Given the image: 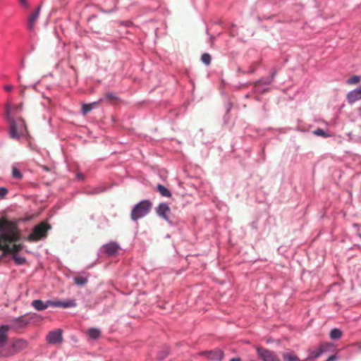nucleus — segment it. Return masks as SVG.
<instances>
[{
    "label": "nucleus",
    "mask_w": 361,
    "mask_h": 361,
    "mask_svg": "<svg viewBox=\"0 0 361 361\" xmlns=\"http://www.w3.org/2000/svg\"><path fill=\"white\" fill-rule=\"evenodd\" d=\"M20 240V231L16 222L6 218H0V250L3 251L0 259L7 254H13V258L18 264L25 262L24 257L16 255L23 249V245L16 243Z\"/></svg>",
    "instance_id": "obj_1"
},
{
    "label": "nucleus",
    "mask_w": 361,
    "mask_h": 361,
    "mask_svg": "<svg viewBox=\"0 0 361 361\" xmlns=\"http://www.w3.org/2000/svg\"><path fill=\"white\" fill-rule=\"evenodd\" d=\"M11 107L9 104L6 106V117L10 123V137L13 139L18 138L24 132L27 131V126L25 121L19 118L17 120L11 116Z\"/></svg>",
    "instance_id": "obj_2"
},
{
    "label": "nucleus",
    "mask_w": 361,
    "mask_h": 361,
    "mask_svg": "<svg viewBox=\"0 0 361 361\" xmlns=\"http://www.w3.org/2000/svg\"><path fill=\"white\" fill-rule=\"evenodd\" d=\"M51 228V226L45 221H42L35 226L32 233L27 237L29 242H37L47 236V232Z\"/></svg>",
    "instance_id": "obj_3"
},
{
    "label": "nucleus",
    "mask_w": 361,
    "mask_h": 361,
    "mask_svg": "<svg viewBox=\"0 0 361 361\" xmlns=\"http://www.w3.org/2000/svg\"><path fill=\"white\" fill-rule=\"evenodd\" d=\"M152 203L149 200H142L137 204L131 212V219L133 221L146 216L152 208Z\"/></svg>",
    "instance_id": "obj_4"
},
{
    "label": "nucleus",
    "mask_w": 361,
    "mask_h": 361,
    "mask_svg": "<svg viewBox=\"0 0 361 361\" xmlns=\"http://www.w3.org/2000/svg\"><path fill=\"white\" fill-rule=\"evenodd\" d=\"M257 354L262 361H281L276 354L268 349L257 347Z\"/></svg>",
    "instance_id": "obj_5"
},
{
    "label": "nucleus",
    "mask_w": 361,
    "mask_h": 361,
    "mask_svg": "<svg viewBox=\"0 0 361 361\" xmlns=\"http://www.w3.org/2000/svg\"><path fill=\"white\" fill-rule=\"evenodd\" d=\"M27 341L23 338L15 339L11 344V349L5 354L6 356L13 355L22 350L26 348Z\"/></svg>",
    "instance_id": "obj_6"
},
{
    "label": "nucleus",
    "mask_w": 361,
    "mask_h": 361,
    "mask_svg": "<svg viewBox=\"0 0 361 361\" xmlns=\"http://www.w3.org/2000/svg\"><path fill=\"white\" fill-rule=\"evenodd\" d=\"M62 333L63 331L60 329L50 331L47 336V341L50 344L61 343L63 341Z\"/></svg>",
    "instance_id": "obj_7"
},
{
    "label": "nucleus",
    "mask_w": 361,
    "mask_h": 361,
    "mask_svg": "<svg viewBox=\"0 0 361 361\" xmlns=\"http://www.w3.org/2000/svg\"><path fill=\"white\" fill-rule=\"evenodd\" d=\"M11 322V324L9 326L11 329H19L25 328L29 324L30 319H27V317L24 315L14 318Z\"/></svg>",
    "instance_id": "obj_8"
},
{
    "label": "nucleus",
    "mask_w": 361,
    "mask_h": 361,
    "mask_svg": "<svg viewBox=\"0 0 361 361\" xmlns=\"http://www.w3.org/2000/svg\"><path fill=\"white\" fill-rule=\"evenodd\" d=\"M346 99L350 104L361 100V86L349 92L346 95Z\"/></svg>",
    "instance_id": "obj_9"
},
{
    "label": "nucleus",
    "mask_w": 361,
    "mask_h": 361,
    "mask_svg": "<svg viewBox=\"0 0 361 361\" xmlns=\"http://www.w3.org/2000/svg\"><path fill=\"white\" fill-rule=\"evenodd\" d=\"M10 329L9 325L0 326V347H3L6 343L8 338V333Z\"/></svg>",
    "instance_id": "obj_10"
},
{
    "label": "nucleus",
    "mask_w": 361,
    "mask_h": 361,
    "mask_svg": "<svg viewBox=\"0 0 361 361\" xmlns=\"http://www.w3.org/2000/svg\"><path fill=\"white\" fill-rule=\"evenodd\" d=\"M40 9L41 6H39L35 10V11L32 13L29 17L27 28L30 31H32L35 28V24L39 18Z\"/></svg>",
    "instance_id": "obj_11"
},
{
    "label": "nucleus",
    "mask_w": 361,
    "mask_h": 361,
    "mask_svg": "<svg viewBox=\"0 0 361 361\" xmlns=\"http://www.w3.org/2000/svg\"><path fill=\"white\" fill-rule=\"evenodd\" d=\"M119 246L116 243H109L103 246V250L105 254L108 256H113L118 252Z\"/></svg>",
    "instance_id": "obj_12"
},
{
    "label": "nucleus",
    "mask_w": 361,
    "mask_h": 361,
    "mask_svg": "<svg viewBox=\"0 0 361 361\" xmlns=\"http://www.w3.org/2000/svg\"><path fill=\"white\" fill-rule=\"evenodd\" d=\"M48 307H71L76 305L73 300H68L66 302H61L59 300H47Z\"/></svg>",
    "instance_id": "obj_13"
},
{
    "label": "nucleus",
    "mask_w": 361,
    "mask_h": 361,
    "mask_svg": "<svg viewBox=\"0 0 361 361\" xmlns=\"http://www.w3.org/2000/svg\"><path fill=\"white\" fill-rule=\"evenodd\" d=\"M170 212V208L167 204L161 203L158 207L157 212L159 216H161L163 219L168 220V213Z\"/></svg>",
    "instance_id": "obj_14"
},
{
    "label": "nucleus",
    "mask_w": 361,
    "mask_h": 361,
    "mask_svg": "<svg viewBox=\"0 0 361 361\" xmlns=\"http://www.w3.org/2000/svg\"><path fill=\"white\" fill-rule=\"evenodd\" d=\"M204 354L207 355V357L211 360H221L224 357V353L219 349H216L210 352H204Z\"/></svg>",
    "instance_id": "obj_15"
},
{
    "label": "nucleus",
    "mask_w": 361,
    "mask_h": 361,
    "mask_svg": "<svg viewBox=\"0 0 361 361\" xmlns=\"http://www.w3.org/2000/svg\"><path fill=\"white\" fill-rule=\"evenodd\" d=\"M104 102L102 98H100L97 102H94L90 104H84L82 106V114L85 115L90 111L93 108L96 107L99 104Z\"/></svg>",
    "instance_id": "obj_16"
},
{
    "label": "nucleus",
    "mask_w": 361,
    "mask_h": 361,
    "mask_svg": "<svg viewBox=\"0 0 361 361\" xmlns=\"http://www.w3.org/2000/svg\"><path fill=\"white\" fill-rule=\"evenodd\" d=\"M32 306L37 310L42 311L48 307L47 301L44 302L41 300H35L32 302Z\"/></svg>",
    "instance_id": "obj_17"
},
{
    "label": "nucleus",
    "mask_w": 361,
    "mask_h": 361,
    "mask_svg": "<svg viewBox=\"0 0 361 361\" xmlns=\"http://www.w3.org/2000/svg\"><path fill=\"white\" fill-rule=\"evenodd\" d=\"M282 356L284 361H300L299 357L293 353H284Z\"/></svg>",
    "instance_id": "obj_18"
},
{
    "label": "nucleus",
    "mask_w": 361,
    "mask_h": 361,
    "mask_svg": "<svg viewBox=\"0 0 361 361\" xmlns=\"http://www.w3.org/2000/svg\"><path fill=\"white\" fill-rule=\"evenodd\" d=\"M88 336L92 339H97L101 335V331L97 328H91L87 331Z\"/></svg>",
    "instance_id": "obj_19"
},
{
    "label": "nucleus",
    "mask_w": 361,
    "mask_h": 361,
    "mask_svg": "<svg viewBox=\"0 0 361 361\" xmlns=\"http://www.w3.org/2000/svg\"><path fill=\"white\" fill-rule=\"evenodd\" d=\"M157 191L164 197H170L171 196V192L163 185H157Z\"/></svg>",
    "instance_id": "obj_20"
},
{
    "label": "nucleus",
    "mask_w": 361,
    "mask_h": 361,
    "mask_svg": "<svg viewBox=\"0 0 361 361\" xmlns=\"http://www.w3.org/2000/svg\"><path fill=\"white\" fill-rule=\"evenodd\" d=\"M104 102L106 100L109 102H115L118 99L117 95L113 92H106L104 94V97L102 98Z\"/></svg>",
    "instance_id": "obj_21"
},
{
    "label": "nucleus",
    "mask_w": 361,
    "mask_h": 361,
    "mask_svg": "<svg viewBox=\"0 0 361 361\" xmlns=\"http://www.w3.org/2000/svg\"><path fill=\"white\" fill-rule=\"evenodd\" d=\"M12 177L18 180H22L23 175L21 171L16 166L12 168Z\"/></svg>",
    "instance_id": "obj_22"
},
{
    "label": "nucleus",
    "mask_w": 361,
    "mask_h": 361,
    "mask_svg": "<svg viewBox=\"0 0 361 361\" xmlns=\"http://www.w3.org/2000/svg\"><path fill=\"white\" fill-rule=\"evenodd\" d=\"M342 332L338 329H334L330 332V337L331 339H338L341 337Z\"/></svg>",
    "instance_id": "obj_23"
},
{
    "label": "nucleus",
    "mask_w": 361,
    "mask_h": 361,
    "mask_svg": "<svg viewBox=\"0 0 361 361\" xmlns=\"http://www.w3.org/2000/svg\"><path fill=\"white\" fill-rule=\"evenodd\" d=\"M322 354V350L317 348L315 350H312L310 353V355L307 360H314L319 357Z\"/></svg>",
    "instance_id": "obj_24"
},
{
    "label": "nucleus",
    "mask_w": 361,
    "mask_h": 361,
    "mask_svg": "<svg viewBox=\"0 0 361 361\" xmlns=\"http://www.w3.org/2000/svg\"><path fill=\"white\" fill-rule=\"evenodd\" d=\"M361 76L353 75L347 80V84L352 85L358 84L360 82Z\"/></svg>",
    "instance_id": "obj_25"
},
{
    "label": "nucleus",
    "mask_w": 361,
    "mask_h": 361,
    "mask_svg": "<svg viewBox=\"0 0 361 361\" xmlns=\"http://www.w3.org/2000/svg\"><path fill=\"white\" fill-rule=\"evenodd\" d=\"M74 281L77 285L82 286L87 282V279L85 276H79L74 278Z\"/></svg>",
    "instance_id": "obj_26"
},
{
    "label": "nucleus",
    "mask_w": 361,
    "mask_h": 361,
    "mask_svg": "<svg viewBox=\"0 0 361 361\" xmlns=\"http://www.w3.org/2000/svg\"><path fill=\"white\" fill-rule=\"evenodd\" d=\"M202 61L206 64L209 65L211 63V56L209 54H203L201 56Z\"/></svg>",
    "instance_id": "obj_27"
},
{
    "label": "nucleus",
    "mask_w": 361,
    "mask_h": 361,
    "mask_svg": "<svg viewBox=\"0 0 361 361\" xmlns=\"http://www.w3.org/2000/svg\"><path fill=\"white\" fill-rule=\"evenodd\" d=\"M331 347H332V345L331 343H324L321 344L318 348L319 350H322V353H324L326 352L327 350H329V349L331 348Z\"/></svg>",
    "instance_id": "obj_28"
},
{
    "label": "nucleus",
    "mask_w": 361,
    "mask_h": 361,
    "mask_svg": "<svg viewBox=\"0 0 361 361\" xmlns=\"http://www.w3.org/2000/svg\"><path fill=\"white\" fill-rule=\"evenodd\" d=\"M314 134L318 136H322L326 137L329 135L324 132V130L322 128H317L314 131Z\"/></svg>",
    "instance_id": "obj_29"
},
{
    "label": "nucleus",
    "mask_w": 361,
    "mask_h": 361,
    "mask_svg": "<svg viewBox=\"0 0 361 361\" xmlns=\"http://www.w3.org/2000/svg\"><path fill=\"white\" fill-rule=\"evenodd\" d=\"M169 354V350L168 349H166L164 350L163 352H161L157 357V358L159 360H163L164 358H165L167 355Z\"/></svg>",
    "instance_id": "obj_30"
},
{
    "label": "nucleus",
    "mask_w": 361,
    "mask_h": 361,
    "mask_svg": "<svg viewBox=\"0 0 361 361\" xmlns=\"http://www.w3.org/2000/svg\"><path fill=\"white\" fill-rule=\"evenodd\" d=\"M8 193V190L6 188H0V197H4Z\"/></svg>",
    "instance_id": "obj_31"
},
{
    "label": "nucleus",
    "mask_w": 361,
    "mask_h": 361,
    "mask_svg": "<svg viewBox=\"0 0 361 361\" xmlns=\"http://www.w3.org/2000/svg\"><path fill=\"white\" fill-rule=\"evenodd\" d=\"M4 90L7 92H10L13 90V86L12 85H6L4 87Z\"/></svg>",
    "instance_id": "obj_32"
},
{
    "label": "nucleus",
    "mask_w": 361,
    "mask_h": 361,
    "mask_svg": "<svg viewBox=\"0 0 361 361\" xmlns=\"http://www.w3.org/2000/svg\"><path fill=\"white\" fill-rule=\"evenodd\" d=\"M336 360V356L335 355H334L329 357L328 359L326 360V361H334Z\"/></svg>",
    "instance_id": "obj_33"
},
{
    "label": "nucleus",
    "mask_w": 361,
    "mask_h": 361,
    "mask_svg": "<svg viewBox=\"0 0 361 361\" xmlns=\"http://www.w3.org/2000/svg\"><path fill=\"white\" fill-rule=\"evenodd\" d=\"M20 2L23 5L25 6H27V1H26V0H20Z\"/></svg>",
    "instance_id": "obj_34"
},
{
    "label": "nucleus",
    "mask_w": 361,
    "mask_h": 361,
    "mask_svg": "<svg viewBox=\"0 0 361 361\" xmlns=\"http://www.w3.org/2000/svg\"><path fill=\"white\" fill-rule=\"evenodd\" d=\"M42 168L44 171H49V169L47 166H42Z\"/></svg>",
    "instance_id": "obj_35"
},
{
    "label": "nucleus",
    "mask_w": 361,
    "mask_h": 361,
    "mask_svg": "<svg viewBox=\"0 0 361 361\" xmlns=\"http://www.w3.org/2000/svg\"><path fill=\"white\" fill-rule=\"evenodd\" d=\"M230 361H241L240 358H232Z\"/></svg>",
    "instance_id": "obj_36"
},
{
    "label": "nucleus",
    "mask_w": 361,
    "mask_h": 361,
    "mask_svg": "<svg viewBox=\"0 0 361 361\" xmlns=\"http://www.w3.org/2000/svg\"><path fill=\"white\" fill-rule=\"evenodd\" d=\"M356 345L360 348L361 349V343H358L356 344Z\"/></svg>",
    "instance_id": "obj_37"
},
{
    "label": "nucleus",
    "mask_w": 361,
    "mask_h": 361,
    "mask_svg": "<svg viewBox=\"0 0 361 361\" xmlns=\"http://www.w3.org/2000/svg\"><path fill=\"white\" fill-rule=\"evenodd\" d=\"M21 106H22V105L19 104L18 106H16V109H21Z\"/></svg>",
    "instance_id": "obj_38"
}]
</instances>
